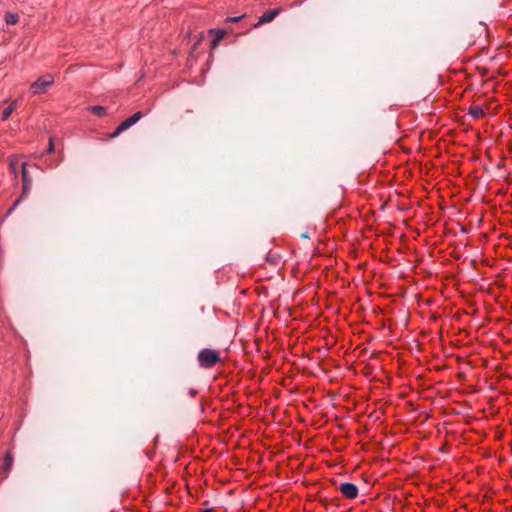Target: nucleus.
Listing matches in <instances>:
<instances>
[{"mask_svg": "<svg viewBox=\"0 0 512 512\" xmlns=\"http://www.w3.org/2000/svg\"><path fill=\"white\" fill-rule=\"evenodd\" d=\"M341 494L348 499H355L358 496V487L351 482H343L339 486Z\"/></svg>", "mask_w": 512, "mask_h": 512, "instance_id": "6", "label": "nucleus"}, {"mask_svg": "<svg viewBox=\"0 0 512 512\" xmlns=\"http://www.w3.org/2000/svg\"><path fill=\"white\" fill-rule=\"evenodd\" d=\"M244 16L241 15V16H234V17H227L226 18V22H229V23H236V22H239Z\"/></svg>", "mask_w": 512, "mask_h": 512, "instance_id": "14", "label": "nucleus"}, {"mask_svg": "<svg viewBox=\"0 0 512 512\" xmlns=\"http://www.w3.org/2000/svg\"><path fill=\"white\" fill-rule=\"evenodd\" d=\"M87 110L98 117H104L107 114V109L104 106H89Z\"/></svg>", "mask_w": 512, "mask_h": 512, "instance_id": "9", "label": "nucleus"}, {"mask_svg": "<svg viewBox=\"0 0 512 512\" xmlns=\"http://www.w3.org/2000/svg\"><path fill=\"white\" fill-rule=\"evenodd\" d=\"M200 512H213L212 509H202Z\"/></svg>", "mask_w": 512, "mask_h": 512, "instance_id": "19", "label": "nucleus"}, {"mask_svg": "<svg viewBox=\"0 0 512 512\" xmlns=\"http://www.w3.org/2000/svg\"><path fill=\"white\" fill-rule=\"evenodd\" d=\"M21 174H22V195L17 198L13 204V206L8 209L6 215H10L13 210L19 205V203L28 196L31 187H32V178L30 177L28 171H27V163L24 162L21 164Z\"/></svg>", "mask_w": 512, "mask_h": 512, "instance_id": "2", "label": "nucleus"}, {"mask_svg": "<svg viewBox=\"0 0 512 512\" xmlns=\"http://www.w3.org/2000/svg\"><path fill=\"white\" fill-rule=\"evenodd\" d=\"M219 42H220L219 40L213 38L211 41V48L215 49L218 46Z\"/></svg>", "mask_w": 512, "mask_h": 512, "instance_id": "17", "label": "nucleus"}, {"mask_svg": "<svg viewBox=\"0 0 512 512\" xmlns=\"http://www.w3.org/2000/svg\"><path fill=\"white\" fill-rule=\"evenodd\" d=\"M280 13V9H273L265 11L261 17L259 18L258 24L269 23L275 19V17Z\"/></svg>", "mask_w": 512, "mask_h": 512, "instance_id": "7", "label": "nucleus"}, {"mask_svg": "<svg viewBox=\"0 0 512 512\" xmlns=\"http://www.w3.org/2000/svg\"><path fill=\"white\" fill-rule=\"evenodd\" d=\"M14 457L11 451H7L3 457V463L0 467V475L2 479H6L12 470Z\"/></svg>", "mask_w": 512, "mask_h": 512, "instance_id": "5", "label": "nucleus"}, {"mask_svg": "<svg viewBox=\"0 0 512 512\" xmlns=\"http://www.w3.org/2000/svg\"><path fill=\"white\" fill-rule=\"evenodd\" d=\"M208 32L210 35H213L214 38L219 41H221L226 34L225 30L223 29H210Z\"/></svg>", "mask_w": 512, "mask_h": 512, "instance_id": "12", "label": "nucleus"}, {"mask_svg": "<svg viewBox=\"0 0 512 512\" xmlns=\"http://www.w3.org/2000/svg\"><path fill=\"white\" fill-rule=\"evenodd\" d=\"M197 393H198V390H196V389H194V388H190V389L188 390V394H189V396H190L191 398L195 397V396L197 395Z\"/></svg>", "mask_w": 512, "mask_h": 512, "instance_id": "16", "label": "nucleus"}, {"mask_svg": "<svg viewBox=\"0 0 512 512\" xmlns=\"http://www.w3.org/2000/svg\"><path fill=\"white\" fill-rule=\"evenodd\" d=\"M17 107V101H12L3 111H2V116H1V119L3 121L7 120L11 114L13 113V111L16 109Z\"/></svg>", "mask_w": 512, "mask_h": 512, "instance_id": "10", "label": "nucleus"}, {"mask_svg": "<svg viewBox=\"0 0 512 512\" xmlns=\"http://www.w3.org/2000/svg\"><path fill=\"white\" fill-rule=\"evenodd\" d=\"M5 21L9 25H14L19 21V16L15 13L8 12L5 16Z\"/></svg>", "mask_w": 512, "mask_h": 512, "instance_id": "13", "label": "nucleus"}, {"mask_svg": "<svg viewBox=\"0 0 512 512\" xmlns=\"http://www.w3.org/2000/svg\"><path fill=\"white\" fill-rule=\"evenodd\" d=\"M53 84L54 76L52 74H46L33 82L29 87V91L32 95H41L46 93Z\"/></svg>", "mask_w": 512, "mask_h": 512, "instance_id": "3", "label": "nucleus"}, {"mask_svg": "<svg viewBox=\"0 0 512 512\" xmlns=\"http://www.w3.org/2000/svg\"><path fill=\"white\" fill-rule=\"evenodd\" d=\"M19 164L17 156H11L9 159V169L14 174V176H17V166Z\"/></svg>", "mask_w": 512, "mask_h": 512, "instance_id": "11", "label": "nucleus"}, {"mask_svg": "<svg viewBox=\"0 0 512 512\" xmlns=\"http://www.w3.org/2000/svg\"><path fill=\"white\" fill-rule=\"evenodd\" d=\"M468 115L474 119H478L484 115V110L480 105H473L469 107Z\"/></svg>", "mask_w": 512, "mask_h": 512, "instance_id": "8", "label": "nucleus"}, {"mask_svg": "<svg viewBox=\"0 0 512 512\" xmlns=\"http://www.w3.org/2000/svg\"><path fill=\"white\" fill-rule=\"evenodd\" d=\"M220 359L219 351L209 348L201 349L197 355L199 366L205 369L214 367Z\"/></svg>", "mask_w": 512, "mask_h": 512, "instance_id": "1", "label": "nucleus"}, {"mask_svg": "<svg viewBox=\"0 0 512 512\" xmlns=\"http://www.w3.org/2000/svg\"><path fill=\"white\" fill-rule=\"evenodd\" d=\"M54 152V144H53V138H49V144L47 148V153L51 154Z\"/></svg>", "mask_w": 512, "mask_h": 512, "instance_id": "15", "label": "nucleus"}, {"mask_svg": "<svg viewBox=\"0 0 512 512\" xmlns=\"http://www.w3.org/2000/svg\"><path fill=\"white\" fill-rule=\"evenodd\" d=\"M301 237H302V238H305V239H309V238H310V236H309V233H308V232H304V233H302V234H301Z\"/></svg>", "mask_w": 512, "mask_h": 512, "instance_id": "18", "label": "nucleus"}, {"mask_svg": "<svg viewBox=\"0 0 512 512\" xmlns=\"http://www.w3.org/2000/svg\"><path fill=\"white\" fill-rule=\"evenodd\" d=\"M143 116H144V114L141 111H138V112L134 113L132 116L128 117L123 122H121L117 126L115 131L110 135V137L111 138L118 137L122 132H124L125 130H127L128 128H130L134 124H136Z\"/></svg>", "mask_w": 512, "mask_h": 512, "instance_id": "4", "label": "nucleus"}]
</instances>
